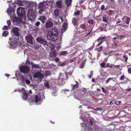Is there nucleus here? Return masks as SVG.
Masks as SVG:
<instances>
[{
	"label": "nucleus",
	"instance_id": "obj_1",
	"mask_svg": "<svg viewBox=\"0 0 131 131\" xmlns=\"http://www.w3.org/2000/svg\"><path fill=\"white\" fill-rule=\"evenodd\" d=\"M58 32L57 29L56 28L53 27L48 33V38L50 40L55 41L58 39Z\"/></svg>",
	"mask_w": 131,
	"mask_h": 131
},
{
	"label": "nucleus",
	"instance_id": "obj_2",
	"mask_svg": "<svg viewBox=\"0 0 131 131\" xmlns=\"http://www.w3.org/2000/svg\"><path fill=\"white\" fill-rule=\"evenodd\" d=\"M17 14L20 18H23L24 20H26L25 13L23 8L21 7H18L17 9Z\"/></svg>",
	"mask_w": 131,
	"mask_h": 131
},
{
	"label": "nucleus",
	"instance_id": "obj_3",
	"mask_svg": "<svg viewBox=\"0 0 131 131\" xmlns=\"http://www.w3.org/2000/svg\"><path fill=\"white\" fill-rule=\"evenodd\" d=\"M25 20H24L23 18H19L18 17H14L13 19V22L14 25L19 26H20V23L24 24L25 23Z\"/></svg>",
	"mask_w": 131,
	"mask_h": 131
},
{
	"label": "nucleus",
	"instance_id": "obj_4",
	"mask_svg": "<svg viewBox=\"0 0 131 131\" xmlns=\"http://www.w3.org/2000/svg\"><path fill=\"white\" fill-rule=\"evenodd\" d=\"M20 29L17 27H14L11 30V32L13 35L19 37L20 35Z\"/></svg>",
	"mask_w": 131,
	"mask_h": 131
},
{
	"label": "nucleus",
	"instance_id": "obj_5",
	"mask_svg": "<svg viewBox=\"0 0 131 131\" xmlns=\"http://www.w3.org/2000/svg\"><path fill=\"white\" fill-rule=\"evenodd\" d=\"M37 42L41 45H43L44 46H48V42L46 39L43 38L41 37H38L36 39Z\"/></svg>",
	"mask_w": 131,
	"mask_h": 131
},
{
	"label": "nucleus",
	"instance_id": "obj_6",
	"mask_svg": "<svg viewBox=\"0 0 131 131\" xmlns=\"http://www.w3.org/2000/svg\"><path fill=\"white\" fill-rule=\"evenodd\" d=\"M46 5V3L45 2H40L39 4L38 8L39 9V12L40 14H41L42 13L45 8Z\"/></svg>",
	"mask_w": 131,
	"mask_h": 131
},
{
	"label": "nucleus",
	"instance_id": "obj_7",
	"mask_svg": "<svg viewBox=\"0 0 131 131\" xmlns=\"http://www.w3.org/2000/svg\"><path fill=\"white\" fill-rule=\"evenodd\" d=\"M9 7L8 8L6 12L9 15H10L12 13L14 12L15 6V4L13 3L9 4Z\"/></svg>",
	"mask_w": 131,
	"mask_h": 131
},
{
	"label": "nucleus",
	"instance_id": "obj_8",
	"mask_svg": "<svg viewBox=\"0 0 131 131\" xmlns=\"http://www.w3.org/2000/svg\"><path fill=\"white\" fill-rule=\"evenodd\" d=\"M30 71V68L28 66H22L20 67V71L25 74L28 73Z\"/></svg>",
	"mask_w": 131,
	"mask_h": 131
},
{
	"label": "nucleus",
	"instance_id": "obj_9",
	"mask_svg": "<svg viewBox=\"0 0 131 131\" xmlns=\"http://www.w3.org/2000/svg\"><path fill=\"white\" fill-rule=\"evenodd\" d=\"M10 41H9V43L11 46L13 48H15L17 46V41L16 40L13 38H10Z\"/></svg>",
	"mask_w": 131,
	"mask_h": 131
},
{
	"label": "nucleus",
	"instance_id": "obj_10",
	"mask_svg": "<svg viewBox=\"0 0 131 131\" xmlns=\"http://www.w3.org/2000/svg\"><path fill=\"white\" fill-rule=\"evenodd\" d=\"M25 39L28 42L31 44V45L33 44L32 40L33 38L31 35H28L27 36H25Z\"/></svg>",
	"mask_w": 131,
	"mask_h": 131
},
{
	"label": "nucleus",
	"instance_id": "obj_11",
	"mask_svg": "<svg viewBox=\"0 0 131 131\" xmlns=\"http://www.w3.org/2000/svg\"><path fill=\"white\" fill-rule=\"evenodd\" d=\"M34 77L35 78H38L42 80L43 78V74L40 72H37L34 74Z\"/></svg>",
	"mask_w": 131,
	"mask_h": 131
},
{
	"label": "nucleus",
	"instance_id": "obj_12",
	"mask_svg": "<svg viewBox=\"0 0 131 131\" xmlns=\"http://www.w3.org/2000/svg\"><path fill=\"white\" fill-rule=\"evenodd\" d=\"M56 50L54 49H51L50 55L51 58L53 57H55L57 55Z\"/></svg>",
	"mask_w": 131,
	"mask_h": 131
},
{
	"label": "nucleus",
	"instance_id": "obj_13",
	"mask_svg": "<svg viewBox=\"0 0 131 131\" xmlns=\"http://www.w3.org/2000/svg\"><path fill=\"white\" fill-rule=\"evenodd\" d=\"M53 25V23L49 21H47L45 24V26L47 28H50Z\"/></svg>",
	"mask_w": 131,
	"mask_h": 131
},
{
	"label": "nucleus",
	"instance_id": "obj_14",
	"mask_svg": "<svg viewBox=\"0 0 131 131\" xmlns=\"http://www.w3.org/2000/svg\"><path fill=\"white\" fill-rule=\"evenodd\" d=\"M72 22L73 25L76 26V27H78V25L77 24V20L75 17H73L72 20Z\"/></svg>",
	"mask_w": 131,
	"mask_h": 131
},
{
	"label": "nucleus",
	"instance_id": "obj_15",
	"mask_svg": "<svg viewBox=\"0 0 131 131\" xmlns=\"http://www.w3.org/2000/svg\"><path fill=\"white\" fill-rule=\"evenodd\" d=\"M59 12L58 9H56L54 11V15L55 16V18L57 19L59 17Z\"/></svg>",
	"mask_w": 131,
	"mask_h": 131
},
{
	"label": "nucleus",
	"instance_id": "obj_16",
	"mask_svg": "<svg viewBox=\"0 0 131 131\" xmlns=\"http://www.w3.org/2000/svg\"><path fill=\"white\" fill-rule=\"evenodd\" d=\"M61 0L60 1H58L56 3L57 7L59 8H61L62 7V1Z\"/></svg>",
	"mask_w": 131,
	"mask_h": 131
},
{
	"label": "nucleus",
	"instance_id": "obj_17",
	"mask_svg": "<svg viewBox=\"0 0 131 131\" xmlns=\"http://www.w3.org/2000/svg\"><path fill=\"white\" fill-rule=\"evenodd\" d=\"M46 17L44 16H40L39 19V20H40L43 24H44L46 20Z\"/></svg>",
	"mask_w": 131,
	"mask_h": 131
},
{
	"label": "nucleus",
	"instance_id": "obj_18",
	"mask_svg": "<svg viewBox=\"0 0 131 131\" xmlns=\"http://www.w3.org/2000/svg\"><path fill=\"white\" fill-rule=\"evenodd\" d=\"M76 84L74 85L71 84V86L72 87V90H75L78 88L79 86V84L77 81H76Z\"/></svg>",
	"mask_w": 131,
	"mask_h": 131
},
{
	"label": "nucleus",
	"instance_id": "obj_19",
	"mask_svg": "<svg viewBox=\"0 0 131 131\" xmlns=\"http://www.w3.org/2000/svg\"><path fill=\"white\" fill-rule=\"evenodd\" d=\"M31 64L32 66V68H35L36 69L40 68L38 64H35L33 62H31Z\"/></svg>",
	"mask_w": 131,
	"mask_h": 131
},
{
	"label": "nucleus",
	"instance_id": "obj_20",
	"mask_svg": "<svg viewBox=\"0 0 131 131\" xmlns=\"http://www.w3.org/2000/svg\"><path fill=\"white\" fill-rule=\"evenodd\" d=\"M23 98L24 100H26L28 98V93H26V92H24L23 93Z\"/></svg>",
	"mask_w": 131,
	"mask_h": 131
},
{
	"label": "nucleus",
	"instance_id": "obj_21",
	"mask_svg": "<svg viewBox=\"0 0 131 131\" xmlns=\"http://www.w3.org/2000/svg\"><path fill=\"white\" fill-rule=\"evenodd\" d=\"M80 28L82 29L85 30H86L87 29V27L84 24H81L80 25Z\"/></svg>",
	"mask_w": 131,
	"mask_h": 131
},
{
	"label": "nucleus",
	"instance_id": "obj_22",
	"mask_svg": "<svg viewBox=\"0 0 131 131\" xmlns=\"http://www.w3.org/2000/svg\"><path fill=\"white\" fill-rule=\"evenodd\" d=\"M87 124L90 126H92L93 124L92 119L91 118L88 119H87Z\"/></svg>",
	"mask_w": 131,
	"mask_h": 131
},
{
	"label": "nucleus",
	"instance_id": "obj_23",
	"mask_svg": "<svg viewBox=\"0 0 131 131\" xmlns=\"http://www.w3.org/2000/svg\"><path fill=\"white\" fill-rule=\"evenodd\" d=\"M35 102L37 103L38 101H40L41 100V97H38V95H36L35 97Z\"/></svg>",
	"mask_w": 131,
	"mask_h": 131
},
{
	"label": "nucleus",
	"instance_id": "obj_24",
	"mask_svg": "<svg viewBox=\"0 0 131 131\" xmlns=\"http://www.w3.org/2000/svg\"><path fill=\"white\" fill-rule=\"evenodd\" d=\"M65 2L67 6L69 7L71 4L72 0H66Z\"/></svg>",
	"mask_w": 131,
	"mask_h": 131
},
{
	"label": "nucleus",
	"instance_id": "obj_25",
	"mask_svg": "<svg viewBox=\"0 0 131 131\" xmlns=\"http://www.w3.org/2000/svg\"><path fill=\"white\" fill-rule=\"evenodd\" d=\"M26 78V77L25 75H23L21 78V81L23 82H25Z\"/></svg>",
	"mask_w": 131,
	"mask_h": 131
},
{
	"label": "nucleus",
	"instance_id": "obj_26",
	"mask_svg": "<svg viewBox=\"0 0 131 131\" xmlns=\"http://www.w3.org/2000/svg\"><path fill=\"white\" fill-rule=\"evenodd\" d=\"M32 10L29 9L28 12L27 16L28 17L32 16L33 15L32 14Z\"/></svg>",
	"mask_w": 131,
	"mask_h": 131
},
{
	"label": "nucleus",
	"instance_id": "obj_27",
	"mask_svg": "<svg viewBox=\"0 0 131 131\" xmlns=\"http://www.w3.org/2000/svg\"><path fill=\"white\" fill-rule=\"evenodd\" d=\"M54 44H52L51 42H50L49 44L48 45V46L50 48H51V49H54L55 47Z\"/></svg>",
	"mask_w": 131,
	"mask_h": 131
},
{
	"label": "nucleus",
	"instance_id": "obj_28",
	"mask_svg": "<svg viewBox=\"0 0 131 131\" xmlns=\"http://www.w3.org/2000/svg\"><path fill=\"white\" fill-rule=\"evenodd\" d=\"M8 31H4L3 32L2 36L6 37L8 35Z\"/></svg>",
	"mask_w": 131,
	"mask_h": 131
},
{
	"label": "nucleus",
	"instance_id": "obj_29",
	"mask_svg": "<svg viewBox=\"0 0 131 131\" xmlns=\"http://www.w3.org/2000/svg\"><path fill=\"white\" fill-rule=\"evenodd\" d=\"M124 84L129 83L131 84V81L129 79H127L126 81H124L123 83Z\"/></svg>",
	"mask_w": 131,
	"mask_h": 131
},
{
	"label": "nucleus",
	"instance_id": "obj_30",
	"mask_svg": "<svg viewBox=\"0 0 131 131\" xmlns=\"http://www.w3.org/2000/svg\"><path fill=\"white\" fill-rule=\"evenodd\" d=\"M106 39L105 37H100L97 40V41L98 42H99L100 40L103 41L102 40L104 39Z\"/></svg>",
	"mask_w": 131,
	"mask_h": 131
},
{
	"label": "nucleus",
	"instance_id": "obj_31",
	"mask_svg": "<svg viewBox=\"0 0 131 131\" xmlns=\"http://www.w3.org/2000/svg\"><path fill=\"white\" fill-rule=\"evenodd\" d=\"M45 86L47 89L49 88V84L48 82L47 81H45L44 83Z\"/></svg>",
	"mask_w": 131,
	"mask_h": 131
},
{
	"label": "nucleus",
	"instance_id": "obj_32",
	"mask_svg": "<svg viewBox=\"0 0 131 131\" xmlns=\"http://www.w3.org/2000/svg\"><path fill=\"white\" fill-rule=\"evenodd\" d=\"M35 48L36 49L38 50H39V49H42V50L43 49V48L40 46L38 45L36 46Z\"/></svg>",
	"mask_w": 131,
	"mask_h": 131
},
{
	"label": "nucleus",
	"instance_id": "obj_33",
	"mask_svg": "<svg viewBox=\"0 0 131 131\" xmlns=\"http://www.w3.org/2000/svg\"><path fill=\"white\" fill-rule=\"evenodd\" d=\"M116 78H109L107 79L105 81V82L106 83H107L109 82L111 80H113V79H115Z\"/></svg>",
	"mask_w": 131,
	"mask_h": 131
},
{
	"label": "nucleus",
	"instance_id": "obj_34",
	"mask_svg": "<svg viewBox=\"0 0 131 131\" xmlns=\"http://www.w3.org/2000/svg\"><path fill=\"white\" fill-rule=\"evenodd\" d=\"M67 51H62L60 52L59 53V55H64L66 54Z\"/></svg>",
	"mask_w": 131,
	"mask_h": 131
},
{
	"label": "nucleus",
	"instance_id": "obj_35",
	"mask_svg": "<svg viewBox=\"0 0 131 131\" xmlns=\"http://www.w3.org/2000/svg\"><path fill=\"white\" fill-rule=\"evenodd\" d=\"M10 28V27L8 26H4L2 28L3 30H5L6 29H9Z\"/></svg>",
	"mask_w": 131,
	"mask_h": 131
},
{
	"label": "nucleus",
	"instance_id": "obj_36",
	"mask_svg": "<svg viewBox=\"0 0 131 131\" xmlns=\"http://www.w3.org/2000/svg\"><path fill=\"white\" fill-rule=\"evenodd\" d=\"M16 3L20 6H21L23 4L22 2L19 0H18L17 1H16Z\"/></svg>",
	"mask_w": 131,
	"mask_h": 131
},
{
	"label": "nucleus",
	"instance_id": "obj_37",
	"mask_svg": "<svg viewBox=\"0 0 131 131\" xmlns=\"http://www.w3.org/2000/svg\"><path fill=\"white\" fill-rule=\"evenodd\" d=\"M127 19H126V23L127 24H129V21L130 20V18L128 16L126 17Z\"/></svg>",
	"mask_w": 131,
	"mask_h": 131
},
{
	"label": "nucleus",
	"instance_id": "obj_38",
	"mask_svg": "<svg viewBox=\"0 0 131 131\" xmlns=\"http://www.w3.org/2000/svg\"><path fill=\"white\" fill-rule=\"evenodd\" d=\"M67 25L65 23H64L63 25L62 28L64 30L66 29L67 28Z\"/></svg>",
	"mask_w": 131,
	"mask_h": 131
},
{
	"label": "nucleus",
	"instance_id": "obj_39",
	"mask_svg": "<svg viewBox=\"0 0 131 131\" xmlns=\"http://www.w3.org/2000/svg\"><path fill=\"white\" fill-rule=\"evenodd\" d=\"M126 78L124 74L122 75L121 77L119 80L121 81H123V80L125 79Z\"/></svg>",
	"mask_w": 131,
	"mask_h": 131
},
{
	"label": "nucleus",
	"instance_id": "obj_40",
	"mask_svg": "<svg viewBox=\"0 0 131 131\" xmlns=\"http://www.w3.org/2000/svg\"><path fill=\"white\" fill-rule=\"evenodd\" d=\"M80 12L79 10H78L76 12L74 13V15L76 16L77 15H80Z\"/></svg>",
	"mask_w": 131,
	"mask_h": 131
},
{
	"label": "nucleus",
	"instance_id": "obj_41",
	"mask_svg": "<svg viewBox=\"0 0 131 131\" xmlns=\"http://www.w3.org/2000/svg\"><path fill=\"white\" fill-rule=\"evenodd\" d=\"M103 21L105 22H108V21L106 18V17L105 16H103L102 17Z\"/></svg>",
	"mask_w": 131,
	"mask_h": 131
},
{
	"label": "nucleus",
	"instance_id": "obj_42",
	"mask_svg": "<svg viewBox=\"0 0 131 131\" xmlns=\"http://www.w3.org/2000/svg\"><path fill=\"white\" fill-rule=\"evenodd\" d=\"M103 49V47L102 46H101L98 48L96 49V50L97 51L99 52H100Z\"/></svg>",
	"mask_w": 131,
	"mask_h": 131
},
{
	"label": "nucleus",
	"instance_id": "obj_43",
	"mask_svg": "<svg viewBox=\"0 0 131 131\" xmlns=\"http://www.w3.org/2000/svg\"><path fill=\"white\" fill-rule=\"evenodd\" d=\"M123 59H125V61L126 62H127V60L128 59L127 57L125 55H124L123 56Z\"/></svg>",
	"mask_w": 131,
	"mask_h": 131
},
{
	"label": "nucleus",
	"instance_id": "obj_44",
	"mask_svg": "<svg viewBox=\"0 0 131 131\" xmlns=\"http://www.w3.org/2000/svg\"><path fill=\"white\" fill-rule=\"evenodd\" d=\"M105 6L103 5H102L101 7V10H106V8H105Z\"/></svg>",
	"mask_w": 131,
	"mask_h": 131
},
{
	"label": "nucleus",
	"instance_id": "obj_45",
	"mask_svg": "<svg viewBox=\"0 0 131 131\" xmlns=\"http://www.w3.org/2000/svg\"><path fill=\"white\" fill-rule=\"evenodd\" d=\"M7 23L8 26L10 27L11 25L10 20H7Z\"/></svg>",
	"mask_w": 131,
	"mask_h": 131
},
{
	"label": "nucleus",
	"instance_id": "obj_46",
	"mask_svg": "<svg viewBox=\"0 0 131 131\" xmlns=\"http://www.w3.org/2000/svg\"><path fill=\"white\" fill-rule=\"evenodd\" d=\"M106 67H107L112 68V65L110 64L109 63H107L106 64Z\"/></svg>",
	"mask_w": 131,
	"mask_h": 131
},
{
	"label": "nucleus",
	"instance_id": "obj_47",
	"mask_svg": "<svg viewBox=\"0 0 131 131\" xmlns=\"http://www.w3.org/2000/svg\"><path fill=\"white\" fill-rule=\"evenodd\" d=\"M106 63H102L101 64V66L103 67L106 68V66L105 65Z\"/></svg>",
	"mask_w": 131,
	"mask_h": 131
},
{
	"label": "nucleus",
	"instance_id": "obj_48",
	"mask_svg": "<svg viewBox=\"0 0 131 131\" xmlns=\"http://www.w3.org/2000/svg\"><path fill=\"white\" fill-rule=\"evenodd\" d=\"M35 3L33 2H31L29 4V5L31 7H33L35 5Z\"/></svg>",
	"mask_w": 131,
	"mask_h": 131
},
{
	"label": "nucleus",
	"instance_id": "obj_49",
	"mask_svg": "<svg viewBox=\"0 0 131 131\" xmlns=\"http://www.w3.org/2000/svg\"><path fill=\"white\" fill-rule=\"evenodd\" d=\"M88 23H89L91 24L92 25L93 24V21L91 19H90L88 21Z\"/></svg>",
	"mask_w": 131,
	"mask_h": 131
},
{
	"label": "nucleus",
	"instance_id": "obj_50",
	"mask_svg": "<svg viewBox=\"0 0 131 131\" xmlns=\"http://www.w3.org/2000/svg\"><path fill=\"white\" fill-rule=\"evenodd\" d=\"M117 45V44L115 42H113L112 43V46L113 48H115Z\"/></svg>",
	"mask_w": 131,
	"mask_h": 131
},
{
	"label": "nucleus",
	"instance_id": "obj_51",
	"mask_svg": "<svg viewBox=\"0 0 131 131\" xmlns=\"http://www.w3.org/2000/svg\"><path fill=\"white\" fill-rule=\"evenodd\" d=\"M85 0H81L79 2V3L80 5H81L82 3L85 2Z\"/></svg>",
	"mask_w": 131,
	"mask_h": 131
},
{
	"label": "nucleus",
	"instance_id": "obj_52",
	"mask_svg": "<svg viewBox=\"0 0 131 131\" xmlns=\"http://www.w3.org/2000/svg\"><path fill=\"white\" fill-rule=\"evenodd\" d=\"M25 82H26V83L27 84H29L30 83V81L28 80H26Z\"/></svg>",
	"mask_w": 131,
	"mask_h": 131
},
{
	"label": "nucleus",
	"instance_id": "obj_53",
	"mask_svg": "<svg viewBox=\"0 0 131 131\" xmlns=\"http://www.w3.org/2000/svg\"><path fill=\"white\" fill-rule=\"evenodd\" d=\"M40 22L39 21H37L36 23H35V25L37 26H38L40 24Z\"/></svg>",
	"mask_w": 131,
	"mask_h": 131
},
{
	"label": "nucleus",
	"instance_id": "obj_54",
	"mask_svg": "<svg viewBox=\"0 0 131 131\" xmlns=\"http://www.w3.org/2000/svg\"><path fill=\"white\" fill-rule=\"evenodd\" d=\"M107 24L105 23H103L102 24L103 27L104 28H105L107 26Z\"/></svg>",
	"mask_w": 131,
	"mask_h": 131
},
{
	"label": "nucleus",
	"instance_id": "obj_55",
	"mask_svg": "<svg viewBox=\"0 0 131 131\" xmlns=\"http://www.w3.org/2000/svg\"><path fill=\"white\" fill-rule=\"evenodd\" d=\"M103 41H101L100 42L96 45V46L99 47V46H100L101 45Z\"/></svg>",
	"mask_w": 131,
	"mask_h": 131
},
{
	"label": "nucleus",
	"instance_id": "obj_56",
	"mask_svg": "<svg viewBox=\"0 0 131 131\" xmlns=\"http://www.w3.org/2000/svg\"><path fill=\"white\" fill-rule=\"evenodd\" d=\"M128 71L129 73L131 74V67H129L128 68Z\"/></svg>",
	"mask_w": 131,
	"mask_h": 131
},
{
	"label": "nucleus",
	"instance_id": "obj_57",
	"mask_svg": "<svg viewBox=\"0 0 131 131\" xmlns=\"http://www.w3.org/2000/svg\"><path fill=\"white\" fill-rule=\"evenodd\" d=\"M101 89L102 90L103 92L104 93H105L107 92V91L106 90L104 89V88L103 87H102L101 88Z\"/></svg>",
	"mask_w": 131,
	"mask_h": 131
},
{
	"label": "nucleus",
	"instance_id": "obj_58",
	"mask_svg": "<svg viewBox=\"0 0 131 131\" xmlns=\"http://www.w3.org/2000/svg\"><path fill=\"white\" fill-rule=\"evenodd\" d=\"M59 60V58H56L54 59V61L56 62H58Z\"/></svg>",
	"mask_w": 131,
	"mask_h": 131
},
{
	"label": "nucleus",
	"instance_id": "obj_59",
	"mask_svg": "<svg viewBox=\"0 0 131 131\" xmlns=\"http://www.w3.org/2000/svg\"><path fill=\"white\" fill-rule=\"evenodd\" d=\"M115 104L117 105H119L121 103V102L119 101H115L114 102Z\"/></svg>",
	"mask_w": 131,
	"mask_h": 131
},
{
	"label": "nucleus",
	"instance_id": "obj_60",
	"mask_svg": "<svg viewBox=\"0 0 131 131\" xmlns=\"http://www.w3.org/2000/svg\"><path fill=\"white\" fill-rule=\"evenodd\" d=\"M34 30L35 31H37L39 29V28L35 26L34 28Z\"/></svg>",
	"mask_w": 131,
	"mask_h": 131
},
{
	"label": "nucleus",
	"instance_id": "obj_61",
	"mask_svg": "<svg viewBox=\"0 0 131 131\" xmlns=\"http://www.w3.org/2000/svg\"><path fill=\"white\" fill-rule=\"evenodd\" d=\"M125 90L126 91H131V88H128L127 89H126Z\"/></svg>",
	"mask_w": 131,
	"mask_h": 131
},
{
	"label": "nucleus",
	"instance_id": "obj_62",
	"mask_svg": "<svg viewBox=\"0 0 131 131\" xmlns=\"http://www.w3.org/2000/svg\"><path fill=\"white\" fill-rule=\"evenodd\" d=\"M119 25L121 26H123V27H124L125 28H127L128 27V26L126 25H124L123 26H122L121 24Z\"/></svg>",
	"mask_w": 131,
	"mask_h": 131
},
{
	"label": "nucleus",
	"instance_id": "obj_63",
	"mask_svg": "<svg viewBox=\"0 0 131 131\" xmlns=\"http://www.w3.org/2000/svg\"><path fill=\"white\" fill-rule=\"evenodd\" d=\"M114 66L115 68H118L120 67V65H116Z\"/></svg>",
	"mask_w": 131,
	"mask_h": 131
},
{
	"label": "nucleus",
	"instance_id": "obj_64",
	"mask_svg": "<svg viewBox=\"0 0 131 131\" xmlns=\"http://www.w3.org/2000/svg\"><path fill=\"white\" fill-rule=\"evenodd\" d=\"M92 30L91 29L90 31V32H89L86 35V36H88V35H89L90 34V33L91 32H92Z\"/></svg>",
	"mask_w": 131,
	"mask_h": 131
}]
</instances>
